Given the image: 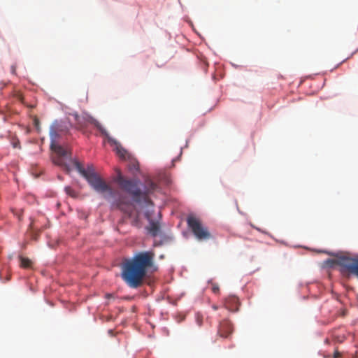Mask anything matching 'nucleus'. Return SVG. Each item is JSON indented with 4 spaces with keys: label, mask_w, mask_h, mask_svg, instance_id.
Masks as SVG:
<instances>
[{
    "label": "nucleus",
    "mask_w": 358,
    "mask_h": 358,
    "mask_svg": "<svg viewBox=\"0 0 358 358\" xmlns=\"http://www.w3.org/2000/svg\"><path fill=\"white\" fill-rule=\"evenodd\" d=\"M212 291L215 294H217L220 291L219 287L217 285H213Z\"/></svg>",
    "instance_id": "15"
},
{
    "label": "nucleus",
    "mask_w": 358,
    "mask_h": 358,
    "mask_svg": "<svg viewBox=\"0 0 358 358\" xmlns=\"http://www.w3.org/2000/svg\"><path fill=\"white\" fill-rule=\"evenodd\" d=\"M224 306L231 311H236L238 308V299L236 296H229L225 299Z\"/></svg>",
    "instance_id": "9"
},
{
    "label": "nucleus",
    "mask_w": 358,
    "mask_h": 358,
    "mask_svg": "<svg viewBox=\"0 0 358 358\" xmlns=\"http://www.w3.org/2000/svg\"><path fill=\"white\" fill-rule=\"evenodd\" d=\"M114 143L118 156L122 159H126L128 156L127 151L119 143L114 141Z\"/></svg>",
    "instance_id": "10"
},
{
    "label": "nucleus",
    "mask_w": 358,
    "mask_h": 358,
    "mask_svg": "<svg viewBox=\"0 0 358 358\" xmlns=\"http://www.w3.org/2000/svg\"><path fill=\"white\" fill-rule=\"evenodd\" d=\"M341 357V353L338 350H335L333 358H339Z\"/></svg>",
    "instance_id": "16"
},
{
    "label": "nucleus",
    "mask_w": 358,
    "mask_h": 358,
    "mask_svg": "<svg viewBox=\"0 0 358 358\" xmlns=\"http://www.w3.org/2000/svg\"><path fill=\"white\" fill-rule=\"evenodd\" d=\"M114 180L117 183L121 190L131 196L134 203L142 205V199L148 201L146 199V193L143 192L140 187L141 182L139 180L127 178L119 172Z\"/></svg>",
    "instance_id": "3"
},
{
    "label": "nucleus",
    "mask_w": 358,
    "mask_h": 358,
    "mask_svg": "<svg viewBox=\"0 0 358 358\" xmlns=\"http://www.w3.org/2000/svg\"><path fill=\"white\" fill-rule=\"evenodd\" d=\"M20 265L23 268H29L31 265V262L28 258L21 257H20Z\"/></svg>",
    "instance_id": "11"
},
{
    "label": "nucleus",
    "mask_w": 358,
    "mask_h": 358,
    "mask_svg": "<svg viewBox=\"0 0 358 358\" xmlns=\"http://www.w3.org/2000/svg\"><path fill=\"white\" fill-rule=\"evenodd\" d=\"M187 223L188 228L198 241H203L212 238L208 229L203 226L201 221L194 215H189L187 218Z\"/></svg>",
    "instance_id": "5"
},
{
    "label": "nucleus",
    "mask_w": 358,
    "mask_h": 358,
    "mask_svg": "<svg viewBox=\"0 0 358 358\" xmlns=\"http://www.w3.org/2000/svg\"><path fill=\"white\" fill-rule=\"evenodd\" d=\"M155 252L153 250L136 253L132 258L125 260L122 266L121 276L131 288L140 287L150 269L156 270Z\"/></svg>",
    "instance_id": "2"
},
{
    "label": "nucleus",
    "mask_w": 358,
    "mask_h": 358,
    "mask_svg": "<svg viewBox=\"0 0 358 358\" xmlns=\"http://www.w3.org/2000/svg\"><path fill=\"white\" fill-rule=\"evenodd\" d=\"M213 309L215 310H217L218 307L216 306V305H213L212 306Z\"/></svg>",
    "instance_id": "18"
},
{
    "label": "nucleus",
    "mask_w": 358,
    "mask_h": 358,
    "mask_svg": "<svg viewBox=\"0 0 358 358\" xmlns=\"http://www.w3.org/2000/svg\"><path fill=\"white\" fill-rule=\"evenodd\" d=\"M145 183H146L147 187L145 190H143V192L146 193V199H148V201H146L145 199H142V206L148 207L150 206L153 205L152 201H151V199L149 197V194L152 193L153 192H155L157 189V185L155 182H153L150 179L146 180Z\"/></svg>",
    "instance_id": "7"
},
{
    "label": "nucleus",
    "mask_w": 358,
    "mask_h": 358,
    "mask_svg": "<svg viewBox=\"0 0 358 358\" xmlns=\"http://www.w3.org/2000/svg\"><path fill=\"white\" fill-rule=\"evenodd\" d=\"M145 217L149 221V225L145 227L148 233L153 237L157 236L161 231L160 224L158 221H154L151 219L149 211L145 213Z\"/></svg>",
    "instance_id": "6"
},
{
    "label": "nucleus",
    "mask_w": 358,
    "mask_h": 358,
    "mask_svg": "<svg viewBox=\"0 0 358 358\" xmlns=\"http://www.w3.org/2000/svg\"><path fill=\"white\" fill-rule=\"evenodd\" d=\"M328 262L339 266L343 275H352L358 278V255L350 257L348 255H338L335 259Z\"/></svg>",
    "instance_id": "4"
},
{
    "label": "nucleus",
    "mask_w": 358,
    "mask_h": 358,
    "mask_svg": "<svg viewBox=\"0 0 358 358\" xmlns=\"http://www.w3.org/2000/svg\"><path fill=\"white\" fill-rule=\"evenodd\" d=\"M233 331V327L231 322L227 320H224L220 322L217 334L220 336L227 338Z\"/></svg>",
    "instance_id": "8"
},
{
    "label": "nucleus",
    "mask_w": 358,
    "mask_h": 358,
    "mask_svg": "<svg viewBox=\"0 0 358 358\" xmlns=\"http://www.w3.org/2000/svg\"><path fill=\"white\" fill-rule=\"evenodd\" d=\"M31 227L34 228V223L33 222L31 223Z\"/></svg>",
    "instance_id": "20"
},
{
    "label": "nucleus",
    "mask_w": 358,
    "mask_h": 358,
    "mask_svg": "<svg viewBox=\"0 0 358 358\" xmlns=\"http://www.w3.org/2000/svg\"><path fill=\"white\" fill-rule=\"evenodd\" d=\"M60 127L62 126L56 124L50 128V148L55 153V156L52 157L53 162L62 167L68 173L70 172L72 168H75L86 179L94 191L101 194L103 198L107 200L114 199L113 206L131 219L132 226L138 229L141 228L143 224L139 217V213H137L135 215H133L135 208L129 197L120 195L117 198H115L113 189L96 173L92 164H88L86 169L84 168L81 163L71 158V153L68 147H63L57 143L58 132L62 131Z\"/></svg>",
    "instance_id": "1"
},
{
    "label": "nucleus",
    "mask_w": 358,
    "mask_h": 358,
    "mask_svg": "<svg viewBox=\"0 0 358 358\" xmlns=\"http://www.w3.org/2000/svg\"><path fill=\"white\" fill-rule=\"evenodd\" d=\"M196 321L198 325L200 327L202 324V318L199 314H197L196 316Z\"/></svg>",
    "instance_id": "14"
},
{
    "label": "nucleus",
    "mask_w": 358,
    "mask_h": 358,
    "mask_svg": "<svg viewBox=\"0 0 358 358\" xmlns=\"http://www.w3.org/2000/svg\"><path fill=\"white\" fill-rule=\"evenodd\" d=\"M75 119H76V120H78V115H75Z\"/></svg>",
    "instance_id": "19"
},
{
    "label": "nucleus",
    "mask_w": 358,
    "mask_h": 358,
    "mask_svg": "<svg viewBox=\"0 0 358 358\" xmlns=\"http://www.w3.org/2000/svg\"><path fill=\"white\" fill-rule=\"evenodd\" d=\"M65 192L66 193L72 196V197H76V193L75 192V191L70 187H65Z\"/></svg>",
    "instance_id": "13"
},
{
    "label": "nucleus",
    "mask_w": 358,
    "mask_h": 358,
    "mask_svg": "<svg viewBox=\"0 0 358 358\" xmlns=\"http://www.w3.org/2000/svg\"><path fill=\"white\" fill-rule=\"evenodd\" d=\"M92 123L94 124V125L102 133V134H105L106 133V131L105 129L102 127V126L101 125V124L96 121V120H92Z\"/></svg>",
    "instance_id": "12"
},
{
    "label": "nucleus",
    "mask_w": 358,
    "mask_h": 358,
    "mask_svg": "<svg viewBox=\"0 0 358 358\" xmlns=\"http://www.w3.org/2000/svg\"><path fill=\"white\" fill-rule=\"evenodd\" d=\"M11 72L13 74H16V66L15 65L11 66Z\"/></svg>",
    "instance_id": "17"
}]
</instances>
